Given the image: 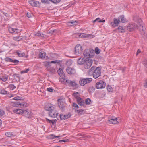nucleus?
Masks as SVG:
<instances>
[{
  "label": "nucleus",
  "mask_w": 147,
  "mask_h": 147,
  "mask_svg": "<svg viewBox=\"0 0 147 147\" xmlns=\"http://www.w3.org/2000/svg\"><path fill=\"white\" fill-rule=\"evenodd\" d=\"M71 116V114L70 113L65 115H63L62 114H61L60 115V118L61 120H65L67 119L70 117Z\"/></svg>",
  "instance_id": "nucleus-13"
},
{
  "label": "nucleus",
  "mask_w": 147,
  "mask_h": 147,
  "mask_svg": "<svg viewBox=\"0 0 147 147\" xmlns=\"http://www.w3.org/2000/svg\"><path fill=\"white\" fill-rule=\"evenodd\" d=\"M46 120L47 122L50 123H51L52 125L55 124L57 121L56 119L51 120L47 118H46Z\"/></svg>",
  "instance_id": "nucleus-24"
},
{
  "label": "nucleus",
  "mask_w": 147,
  "mask_h": 147,
  "mask_svg": "<svg viewBox=\"0 0 147 147\" xmlns=\"http://www.w3.org/2000/svg\"><path fill=\"white\" fill-rule=\"evenodd\" d=\"M18 74H15L13 75V81L14 82H18L20 80V78Z\"/></svg>",
  "instance_id": "nucleus-20"
},
{
  "label": "nucleus",
  "mask_w": 147,
  "mask_h": 147,
  "mask_svg": "<svg viewBox=\"0 0 147 147\" xmlns=\"http://www.w3.org/2000/svg\"><path fill=\"white\" fill-rule=\"evenodd\" d=\"M107 90L109 92H112L113 91V89L111 86L107 85Z\"/></svg>",
  "instance_id": "nucleus-48"
},
{
  "label": "nucleus",
  "mask_w": 147,
  "mask_h": 147,
  "mask_svg": "<svg viewBox=\"0 0 147 147\" xmlns=\"http://www.w3.org/2000/svg\"><path fill=\"white\" fill-rule=\"evenodd\" d=\"M73 95L76 99V100L78 99V98H80L79 96V93L76 92H74Z\"/></svg>",
  "instance_id": "nucleus-33"
},
{
  "label": "nucleus",
  "mask_w": 147,
  "mask_h": 147,
  "mask_svg": "<svg viewBox=\"0 0 147 147\" xmlns=\"http://www.w3.org/2000/svg\"><path fill=\"white\" fill-rule=\"evenodd\" d=\"M14 31H15V33H14V34H15L16 33H18L20 30L19 29L17 28H15L14 29Z\"/></svg>",
  "instance_id": "nucleus-57"
},
{
  "label": "nucleus",
  "mask_w": 147,
  "mask_h": 147,
  "mask_svg": "<svg viewBox=\"0 0 147 147\" xmlns=\"http://www.w3.org/2000/svg\"><path fill=\"white\" fill-rule=\"evenodd\" d=\"M84 110L83 109H80L79 110H77V113L78 114L80 115H82V112L84 111Z\"/></svg>",
  "instance_id": "nucleus-50"
},
{
  "label": "nucleus",
  "mask_w": 147,
  "mask_h": 147,
  "mask_svg": "<svg viewBox=\"0 0 147 147\" xmlns=\"http://www.w3.org/2000/svg\"><path fill=\"white\" fill-rule=\"evenodd\" d=\"M134 20L138 24V27L137 28L139 30L140 32L142 34H144L145 32V28L144 27L143 23L142 20L140 18L138 17L137 16H135L133 17Z\"/></svg>",
  "instance_id": "nucleus-2"
},
{
  "label": "nucleus",
  "mask_w": 147,
  "mask_h": 147,
  "mask_svg": "<svg viewBox=\"0 0 147 147\" xmlns=\"http://www.w3.org/2000/svg\"><path fill=\"white\" fill-rule=\"evenodd\" d=\"M53 89L51 88H47V90L49 92H53Z\"/></svg>",
  "instance_id": "nucleus-54"
},
{
  "label": "nucleus",
  "mask_w": 147,
  "mask_h": 147,
  "mask_svg": "<svg viewBox=\"0 0 147 147\" xmlns=\"http://www.w3.org/2000/svg\"><path fill=\"white\" fill-rule=\"evenodd\" d=\"M66 71L69 74H74L75 73V69L70 67H67L66 69Z\"/></svg>",
  "instance_id": "nucleus-14"
},
{
  "label": "nucleus",
  "mask_w": 147,
  "mask_h": 147,
  "mask_svg": "<svg viewBox=\"0 0 147 147\" xmlns=\"http://www.w3.org/2000/svg\"><path fill=\"white\" fill-rule=\"evenodd\" d=\"M118 30V32H125L123 27L122 26H119Z\"/></svg>",
  "instance_id": "nucleus-31"
},
{
  "label": "nucleus",
  "mask_w": 147,
  "mask_h": 147,
  "mask_svg": "<svg viewBox=\"0 0 147 147\" xmlns=\"http://www.w3.org/2000/svg\"><path fill=\"white\" fill-rule=\"evenodd\" d=\"M4 114V112L3 111L0 109V116H1Z\"/></svg>",
  "instance_id": "nucleus-56"
},
{
  "label": "nucleus",
  "mask_w": 147,
  "mask_h": 147,
  "mask_svg": "<svg viewBox=\"0 0 147 147\" xmlns=\"http://www.w3.org/2000/svg\"><path fill=\"white\" fill-rule=\"evenodd\" d=\"M5 60L7 62H12V59L9 57H6L5 59Z\"/></svg>",
  "instance_id": "nucleus-47"
},
{
  "label": "nucleus",
  "mask_w": 147,
  "mask_h": 147,
  "mask_svg": "<svg viewBox=\"0 0 147 147\" xmlns=\"http://www.w3.org/2000/svg\"><path fill=\"white\" fill-rule=\"evenodd\" d=\"M27 16L28 18H30L32 16L31 14L29 13H27Z\"/></svg>",
  "instance_id": "nucleus-61"
},
{
  "label": "nucleus",
  "mask_w": 147,
  "mask_h": 147,
  "mask_svg": "<svg viewBox=\"0 0 147 147\" xmlns=\"http://www.w3.org/2000/svg\"><path fill=\"white\" fill-rule=\"evenodd\" d=\"M88 90L90 92H92L95 90V88L93 86H91L89 87Z\"/></svg>",
  "instance_id": "nucleus-38"
},
{
  "label": "nucleus",
  "mask_w": 147,
  "mask_h": 147,
  "mask_svg": "<svg viewBox=\"0 0 147 147\" xmlns=\"http://www.w3.org/2000/svg\"><path fill=\"white\" fill-rule=\"evenodd\" d=\"M72 81L69 79L66 80L65 84L68 86H69L70 84L71 83Z\"/></svg>",
  "instance_id": "nucleus-40"
},
{
  "label": "nucleus",
  "mask_w": 147,
  "mask_h": 147,
  "mask_svg": "<svg viewBox=\"0 0 147 147\" xmlns=\"http://www.w3.org/2000/svg\"><path fill=\"white\" fill-rule=\"evenodd\" d=\"M82 47L79 44H78L76 45L75 48V55H78L79 54H80L83 49H82Z\"/></svg>",
  "instance_id": "nucleus-7"
},
{
  "label": "nucleus",
  "mask_w": 147,
  "mask_h": 147,
  "mask_svg": "<svg viewBox=\"0 0 147 147\" xmlns=\"http://www.w3.org/2000/svg\"><path fill=\"white\" fill-rule=\"evenodd\" d=\"M86 58H80L78 59L77 63L80 65L84 64L85 62V61H86Z\"/></svg>",
  "instance_id": "nucleus-21"
},
{
  "label": "nucleus",
  "mask_w": 147,
  "mask_h": 147,
  "mask_svg": "<svg viewBox=\"0 0 147 147\" xmlns=\"http://www.w3.org/2000/svg\"><path fill=\"white\" fill-rule=\"evenodd\" d=\"M16 53L20 57H23L25 55V54L24 52H23L20 51H17Z\"/></svg>",
  "instance_id": "nucleus-28"
},
{
  "label": "nucleus",
  "mask_w": 147,
  "mask_h": 147,
  "mask_svg": "<svg viewBox=\"0 0 147 147\" xmlns=\"http://www.w3.org/2000/svg\"><path fill=\"white\" fill-rule=\"evenodd\" d=\"M5 135L8 137H11L15 136V135L11 132H6L5 133Z\"/></svg>",
  "instance_id": "nucleus-35"
},
{
  "label": "nucleus",
  "mask_w": 147,
  "mask_h": 147,
  "mask_svg": "<svg viewBox=\"0 0 147 147\" xmlns=\"http://www.w3.org/2000/svg\"><path fill=\"white\" fill-rule=\"evenodd\" d=\"M105 22V20H101L100 18H97L95 20H94L93 21V22L94 23H95L96 22Z\"/></svg>",
  "instance_id": "nucleus-36"
},
{
  "label": "nucleus",
  "mask_w": 147,
  "mask_h": 147,
  "mask_svg": "<svg viewBox=\"0 0 147 147\" xmlns=\"http://www.w3.org/2000/svg\"><path fill=\"white\" fill-rule=\"evenodd\" d=\"M58 114L57 111L55 109V108H54L53 109L49 111V116L53 118L56 117Z\"/></svg>",
  "instance_id": "nucleus-8"
},
{
  "label": "nucleus",
  "mask_w": 147,
  "mask_h": 147,
  "mask_svg": "<svg viewBox=\"0 0 147 147\" xmlns=\"http://www.w3.org/2000/svg\"><path fill=\"white\" fill-rule=\"evenodd\" d=\"M13 39L14 40L18 41L24 40L26 39V36H19L14 37Z\"/></svg>",
  "instance_id": "nucleus-15"
},
{
  "label": "nucleus",
  "mask_w": 147,
  "mask_h": 147,
  "mask_svg": "<svg viewBox=\"0 0 147 147\" xmlns=\"http://www.w3.org/2000/svg\"><path fill=\"white\" fill-rule=\"evenodd\" d=\"M69 86L78 88V84L74 81H72Z\"/></svg>",
  "instance_id": "nucleus-25"
},
{
  "label": "nucleus",
  "mask_w": 147,
  "mask_h": 147,
  "mask_svg": "<svg viewBox=\"0 0 147 147\" xmlns=\"http://www.w3.org/2000/svg\"><path fill=\"white\" fill-rule=\"evenodd\" d=\"M13 111L16 114L20 115H22V113L23 112V110L21 109H19L13 110Z\"/></svg>",
  "instance_id": "nucleus-26"
},
{
  "label": "nucleus",
  "mask_w": 147,
  "mask_h": 147,
  "mask_svg": "<svg viewBox=\"0 0 147 147\" xmlns=\"http://www.w3.org/2000/svg\"><path fill=\"white\" fill-rule=\"evenodd\" d=\"M21 99V97L18 96L15 97L14 98V99L16 100H18Z\"/></svg>",
  "instance_id": "nucleus-58"
},
{
  "label": "nucleus",
  "mask_w": 147,
  "mask_h": 147,
  "mask_svg": "<svg viewBox=\"0 0 147 147\" xmlns=\"http://www.w3.org/2000/svg\"><path fill=\"white\" fill-rule=\"evenodd\" d=\"M56 30H51L49 31V32L48 34H53L55 31H56Z\"/></svg>",
  "instance_id": "nucleus-55"
},
{
  "label": "nucleus",
  "mask_w": 147,
  "mask_h": 147,
  "mask_svg": "<svg viewBox=\"0 0 147 147\" xmlns=\"http://www.w3.org/2000/svg\"><path fill=\"white\" fill-rule=\"evenodd\" d=\"M118 20L120 22H125L127 21V20L124 17L123 15L120 16L118 18Z\"/></svg>",
  "instance_id": "nucleus-18"
},
{
  "label": "nucleus",
  "mask_w": 147,
  "mask_h": 147,
  "mask_svg": "<svg viewBox=\"0 0 147 147\" xmlns=\"http://www.w3.org/2000/svg\"><path fill=\"white\" fill-rule=\"evenodd\" d=\"M77 102L78 104L80 106H83L84 104V101L81 98H78L77 100Z\"/></svg>",
  "instance_id": "nucleus-17"
},
{
  "label": "nucleus",
  "mask_w": 147,
  "mask_h": 147,
  "mask_svg": "<svg viewBox=\"0 0 147 147\" xmlns=\"http://www.w3.org/2000/svg\"><path fill=\"white\" fill-rule=\"evenodd\" d=\"M48 2V0H41V2L43 3H46Z\"/></svg>",
  "instance_id": "nucleus-63"
},
{
  "label": "nucleus",
  "mask_w": 147,
  "mask_h": 147,
  "mask_svg": "<svg viewBox=\"0 0 147 147\" xmlns=\"http://www.w3.org/2000/svg\"><path fill=\"white\" fill-rule=\"evenodd\" d=\"M35 35L41 38H45L46 37V35L41 32H37L35 34Z\"/></svg>",
  "instance_id": "nucleus-23"
},
{
  "label": "nucleus",
  "mask_w": 147,
  "mask_h": 147,
  "mask_svg": "<svg viewBox=\"0 0 147 147\" xmlns=\"http://www.w3.org/2000/svg\"><path fill=\"white\" fill-rule=\"evenodd\" d=\"M55 106L51 104H46L45 107V109L47 111H50L54 108H55Z\"/></svg>",
  "instance_id": "nucleus-12"
},
{
  "label": "nucleus",
  "mask_w": 147,
  "mask_h": 147,
  "mask_svg": "<svg viewBox=\"0 0 147 147\" xmlns=\"http://www.w3.org/2000/svg\"><path fill=\"white\" fill-rule=\"evenodd\" d=\"M46 56V54L45 52H40L39 54V57L40 58H44Z\"/></svg>",
  "instance_id": "nucleus-32"
},
{
  "label": "nucleus",
  "mask_w": 147,
  "mask_h": 147,
  "mask_svg": "<svg viewBox=\"0 0 147 147\" xmlns=\"http://www.w3.org/2000/svg\"><path fill=\"white\" fill-rule=\"evenodd\" d=\"M83 55L87 58H91L94 55V50L91 49H86L83 53Z\"/></svg>",
  "instance_id": "nucleus-4"
},
{
  "label": "nucleus",
  "mask_w": 147,
  "mask_h": 147,
  "mask_svg": "<svg viewBox=\"0 0 147 147\" xmlns=\"http://www.w3.org/2000/svg\"><path fill=\"white\" fill-rule=\"evenodd\" d=\"M29 3L31 6L34 7H39L40 4V3L39 1L35 0L29 1Z\"/></svg>",
  "instance_id": "nucleus-11"
},
{
  "label": "nucleus",
  "mask_w": 147,
  "mask_h": 147,
  "mask_svg": "<svg viewBox=\"0 0 147 147\" xmlns=\"http://www.w3.org/2000/svg\"><path fill=\"white\" fill-rule=\"evenodd\" d=\"M92 61L90 58H86V61L84 64V67L86 69L89 68L92 65Z\"/></svg>",
  "instance_id": "nucleus-5"
},
{
  "label": "nucleus",
  "mask_w": 147,
  "mask_h": 147,
  "mask_svg": "<svg viewBox=\"0 0 147 147\" xmlns=\"http://www.w3.org/2000/svg\"><path fill=\"white\" fill-rule=\"evenodd\" d=\"M12 62H13L16 65L19 62V61L16 59H12Z\"/></svg>",
  "instance_id": "nucleus-52"
},
{
  "label": "nucleus",
  "mask_w": 147,
  "mask_h": 147,
  "mask_svg": "<svg viewBox=\"0 0 147 147\" xmlns=\"http://www.w3.org/2000/svg\"><path fill=\"white\" fill-rule=\"evenodd\" d=\"M144 86L145 88H147V80L145 81V82L144 83Z\"/></svg>",
  "instance_id": "nucleus-60"
},
{
  "label": "nucleus",
  "mask_w": 147,
  "mask_h": 147,
  "mask_svg": "<svg viewBox=\"0 0 147 147\" xmlns=\"http://www.w3.org/2000/svg\"><path fill=\"white\" fill-rule=\"evenodd\" d=\"M138 25H136L135 23H131L129 24L127 26L128 30L130 31H132L134 30L137 29Z\"/></svg>",
  "instance_id": "nucleus-10"
},
{
  "label": "nucleus",
  "mask_w": 147,
  "mask_h": 147,
  "mask_svg": "<svg viewBox=\"0 0 147 147\" xmlns=\"http://www.w3.org/2000/svg\"><path fill=\"white\" fill-rule=\"evenodd\" d=\"M69 140L68 139H66V140H59V142H69Z\"/></svg>",
  "instance_id": "nucleus-53"
},
{
  "label": "nucleus",
  "mask_w": 147,
  "mask_h": 147,
  "mask_svg": "<svg viewBox=\"0 0 147 147\" xmlns=\"http://www.w3.org/2000/svg\"><path fill=\"white\" fill-rule=\"evenodd\" d=\"M87 105H89L91 103V101L90 99L89 98L86 99L84 101V103Z\"/></svg>",
  "instance_id": "nucleus-34"
},
{
  "label": "nucleus",
  "mask_w": 147,
  "mask_h": 147,
  "mask_svg": "<svg viewBox=\"0 0 147 147\" xmlns=\"http://www.w3.org/2000/svg\"><path fill=\"white\" fill-rule=\"evenodd\" d=\"M79 83L82 86H84L86 84L85 78H82L79 81Z\"/></svg>",
  "instance_id": "nucleus-27"
},
{
  "label": "nucleus",
  "mask_w": 147,
  "mask_h": 147,
  "mask_svg": "<svg viewBox=\"0 0 147 147\" xmlns=\"http://www.w3.org/2000/svg\"><path fill=\"white\" fill-rule=\"evenodd\" d=\"M105 86L106 83L102 80H100L97 82L95 85L96 88L97 89L103 88Z\"/></svg>",
  "instance_id": "nucleus-6"
},
{
  "label": "nucleus",
  "mask_w": 147,
  "mask_h": 147,
  "mask_svg": "<svg viewBox=\"0 0 147 147\" xmlns=\"http://www.w3.org/2000/svg\"><path fill=\"white\" fill-rule=\"evenodd\" d=\"M109 122L111 124H117L119 123L117 121V118H112L109 120Z\"/></svg>",
  "instance_id": "nucleus-19"
},
{
  "label": "nucleus",
  "mask_w": 147,
  "mask_h": 147,
  "mask_svg": "<svg viewBox=\"0 0 147 147\" xmlns=\"http://www.w3.org/2000/svg\"><path fill=\"white\" fill-rule=\"evenodd\" d=\"M73 108L75 109L76 110L78 109L79 108V106L78 105L75 103H73Z\"/></svg>",
  "instance_id": "nucleus-43"
},
{
  "label": "nucleus",
  "mask_w": 147,
  "mask_h": 147,
  "mask_svg": "<svg viewBox=\"0 0 147 147\" xmlns=\"http://www.w3.org/2000/svg\"><path fill=\"white\" fill-rule=\"evenodd\" d=\"M8 87L10 89L13 90L14 88H16V87L13 84H11L9 85Z\"/></svg>",
  "instance_id": "nucleus-44"
},
{
  "label": "nucleus",
  "mask_w": 147,
  "mask_h": 147,
  "mask_svg": "<svg viewBox=\"0 0 147 147\" xmlns=\"http://www.w3.org/2000/svg\"><path fill=\"white\" fill-rule=\"evenodd\" d=\"M146 63L147 64V60L144 61H143V64L144 65V66L145 65Z\"/></svg>",
  "instance_id": "nucleus-64"
},
{
  "label": "nucleus",
  "mask_w": 147,
  "mask_h": 147,
  "mask_svg": "<svg viewBox=\"0 0 147 147\" xmlns=\"http://www.w3.org/2000/svg\"><path fill=\"white\" fill-rule=\"evenodd\" d=\"M57 72L58 74L60 76H63L64 73L63 72V71L62 69L61 68L58 70Z\"/></svg>",
  "instance_id": "nucleus-30"
},
{
  "label": "nucleus",
  "mask_w": 147,
  "mask_h": 147,
  "mask_svg": "<svg viewBox=\"0 0 147 147\" xmlns=\"http://www.w3.org/2000/svg\"><path fill=\"white\" fill-rule=\"evenodd\" d=\"M119 22L118 19L117 20V19L115 18L114 19L113 22H111V24L112 26L115 27L118 26V24Z\"/></svg>",
  "instance_id": "nucleus-16"
},
{
  "label": "nucleus",
  "mask_w": 147,
  "mask_h": 147,
  "mask_svg": "<svg viewBox=\"0 0 147 147\" xmlns=\"http://www.w3.org/2000/svg\"><path fill=\"white\" fill-rule=\"evenodd\" d=\"M11 105L15 107H28V105L26 103L21 102H15L11 103Z\"/></svg>",
  "instance_id": "nucleus-3"
},
{
  "label": "nucleus",
  "mask_w": 147,
  "mask_h": 147,
  "mask_svg": "<svg viewBox=\"0 0 147 147\" xmlns=\"http://www.w3.org/2000/svg\"><path fill=\"white\" fill-rule=\"evenodd\" d=\"M54 136H55V135H54L51 134L49 136V138L51 139H53L55 138Z\"/></svg>",
  "instance_id": "nucleus-59"
},
{
  "label": "nucleus",
  "mask_w": 147,
  "mask_h": 147,
  "mask_svg": "<svg viewBox=\"0 0 147 147\" xmlns=\"http://www.w3.org/2000/svg\"><path fill=\"white\" fill-rule=\"evenodd\" d=\"M29 68H28L26 70H24L21 71L20 73L22 74H24V73H27L29 71Z\"/></svg>",
  "instance_id": "nucleus-49"
},
{
  "label": "nucleus",
  "mask_w": 147,
  "mask_h": 147,
  "mask_svg": "<svg viewBox=\"0 0 147 147\" xmlns=\"http://www.w3.org/2000/svg\"><path fill=\"white\" fill-rule=\"evenodd\" d=\"M141 50L140 49H138V50L137 51V53H136V55H138V54H139V53H140V52H141Z\"/></svg>",
  "instance_id": "nucleus-62"
},
{
  "label": "nucleus",
  "mask_w": 147,
  "mask_h": 147,
  "mask_svg": "<svg viewBox=\"0 0 147 147\" xmlns=\"http://www.w3.org/2000/svg\"><path fill=\"white\" fill-rule=\"evenodd\" d=\"M0 79L3 81V82H5L8 79V77L7 76H3L2 78H1Z\"/></svg>",
  "instance_id": "nucleus-39"
},
{
  "label": "nucleus",
  "mask_w": 147,
  "mask_h": 147,
  "mask_svg": "<svg viewBox=\"0 0 147 147\" xmlns=\"http://www.w3.org/2000/svg\"><path fill=\"white\" fill-rule=\"evenodd\" d=\"M58 101L59 107L62 111H64L66 106L65 103L61 99H58Z\"/></svg>",
  "instance_id": "nucleus-9"
},
{
  "label": "nucleus",
  "mask_w": 147,
  "mask_h": 147,
  "mask_svg": "<svg viewBox=\"0 0 147 147\" xmlns=\"http://www.w3.org/2000/svg\"><path fill=\"white\" fill-rule=\"evenodd\" d=\"M14 29V28L10 27L9 28V31L10 33L14 34L15 33Z\"/></svg>",
  "instance_id": "nucleus-41"
},
{
  "label": "nucleus",
  "mask_w": 147,
  "mask_h": 147,
  "mask_svg": "<svg viewBox=\"0 0 147 147\" xmlns=\"http://www.w3.org/2000/svg\"><path fill=\"white\" fill-rule=\"evenodd\" d=\"M61 0H49V1L51 2H52L54 3H57L59 2Z\"/></svg>",
  "instance_id": "nucleus-46"
},
{
  "label": "nucleus",
  "mask_w": 147,
  "mask_h": 147,
  "mask_svg": "<svg viewBox=\"0 0 147 147\" xmlns=\"http://www.w3.org/2000/svg\"><path fill=\"white\" fill-rule=\"evenodd\" d=\"M68 23L72 24V25H76L78 24V21L77 20H72L71 21L69 22Z\"/></svg>",
  "instance_id": "nucleus-37"
},
{
  "label": "nucleus",
  "mask_w": 147,
  "mask_h": 147,
  "mask_svg": "<svg viewBox=\"0 0 147 147\" xmlns=\"http://www.w3.org/2000/svg\"><path fill=\"white\" fill-rule=\"evenodd\" d=\"M0 93L2 94H9V92L3 89H0Z\"/></svg>",
  "instance_id": "nucleus-29"
},
{
  "label": "nucleus",
  "mask_w": 147,
  "mask_h": 147,
  "mask_svg": "<svg viewBox=\"0 0 147 147\" xmlns=\"http://www.w3.org/2000/svg\"><path fill=\"white\" fill-rule=\"evenodd\" d=\"M23 112L22 113L23 115H24L26 117H29L30 115V113L28 112L27 109L23 110Z\"/></svg>",
  "instance_id": "nucleus-22"
},
{
  "label": "nucleus",
  "mask_w": 147,
  "mask_h": 147,
  "mask_svg": "<svg viewBox=\"0 0 147 147\" xmlns=\"http://www.w3.org/2000/svg\"><path fill=\"white\" fill-rule=\"evenodd\" d=\"M51 63H60V61H59L55 60V61H52Z\"/></svg>",
  "instance_id": "nucleus-51"
},
{
  "label": "nucleus",
  "mask_w": 147,
  "mask_h": 147,
  "mask_svg": "<svg viewBox=\"0 0 147 147\" xmlns=\"http://www.w3.org/2000/svg\"><path fill=\"white\" fill-rule=\"evenodd\" d=\"M95 51L96 53L97 54H99L100 52V50H99L98 48L97 47H96L95 48Z\"/></svg>",
  "instance_id": "nucleus-45"
},
{
  "label": "nucleus",
  "mask_w": 147,
  "mask_h": 147,
  "mask_svg": "<svg viewBox=\"0 0 147 147\" xmlns=\"http://www.w3.org/2000/svg\"><path fill=\"white\" fill-rule=\"evenodd\" d=\"M85 79L86 84L90 83L92 80V78H85Z\"/></svg>",
  "instance_id": "nucleus-42"
},
{
  "label": "nucleus",
  "mask_w": 147,
  "mask_h": 147,
  "mask_svg": "<svg viewBox=\"0 0 147 147\" xmlns=\"http://www.w3.org/2000/svg\"><path fill=\"white\" fill-rule=\"evenodd\" d=\"M88 74L90 76H93L95 79H96L100 76L101 69L99 67L92 66L88 72Z\"/></svg>",
  "instance_id": "nucleus-1"
}]
</instances>
